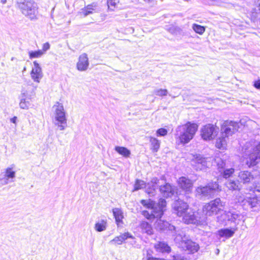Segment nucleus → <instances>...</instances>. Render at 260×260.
Returning a JSON list of instances; mask_svg holds the SVG:
<instances>
[{"mask_svg":"<svg viewBox=\"0 0 260 260\" xmlns=\"http://www.w3.org/2000/svg\"><path fill=\"white\" fill-rule=\"evenodd\" d=\"M157 219L155 222L156 228L160 231H170L173 236H176L177 234L180 233V230L177 229L175 226L171 224L168 222L160 219V218H157Z\"/></svg>","mask_w":260,"mask_h":260,"instance_id":"12","label":"nucleus"},{"mask_svg":"<svg viewBox=\"0 0 260 260\" xmlns=\"http://www.w3.org/2000/svg\"><path fill=\"white\" fill-rule=\"evenodd\" d=\"M128 238L133 239L134 237L129 233H125L114 238L110 241V244H116L121 245L125 240Z\"/></svg>","mask_w":260,"mask_h":260,"instance_id":"22","label":"nucleus"},{"mask_svg":"<svg viewBox=\"0 0 260 260\" xmlns=\"http://www.w3.org/2000/svg\"><path fill=\"white\" fill-rule=\"evenodd\" d=\"M95 229L98 232H102L106 229V222L104 220L101 222H97L95 224Z\"/></svg>","mask_w":260,"mask_h":260,"instance_id":"37","label":"nucleus"},{"mask_svg":"<svg viewBox=\"0 0 260 260\" xmlns=\"http://www.w3.org/2000/svg\"><path fill=\"white\" fill-rule=\"evenodd\" d=\"M235 232L234 229L223 228L218 231V235L220 238L229 239L232 237Z\"/></svg>","mask_w":260,"mask_h":260,"instance_id":"24","label":"nucleus"},{"mask_svg":"<svg viewBox=\"0 0 260 260\" xmlns=\"http://www.w3.org/2000/svg\"><path fill=\"white\" fill-rule=\"evenodd\" d=\"M158 181L157 178H153L150 182L148 183L146 185V192L150 197L154 196L155 190L158 187L157 185Z\"/></svg>","mask_w":260,"mask_h":260,"instance_id":"21","label":"nucleus"},{"mask_svg":"<svg viewBox=\"0 0 260 260\" xmlns=\"http://www.w3.org/2000/svg\"><path fill=\"white\" fill-rule=\"evenodd\" d=\"M220 189L217 181L211 182L205 186L201 185L196 189V197L200 199H209L212 198Z\"/></svg>","mask_w":260,"mask_h":260,"instance_id":"3","label":"nucleus"},{"mask_svg":"<svg viewBox=\"0 0 260 260\" xmlns=\"http://www.w3.org/2000/svg\"><path fill=\"white\" fill-rule=\"evenodd\" d=\"M44 54V51L41 50L37 51H30L28 52L29 57L30 59L39 58Z\"/></svg>","mask_w":260,"mask_h":260,"instance_id":"36","label":"nucleus"},{"mask_svg":"<svg viewBox=\"0 0 260 260\" xmlns=\"http://www.w3.org/2000/svg\"><path fill=\"white\" fill-rule=\"evenodd\" d=\"M118 2L119 0H107L108 8L112 11L113 10V9Z\"/></svg>","mask_w":260,"mask_h":260,"instance_id":"41","label":"nucleus"},{"mask_svg":"<svg viewBox=\"0 0 260 260\" xmlns=\"http://www.w3.org/2000/svg\"><path fill=\"white\" fill-rule=\"evenodd\" d=\"M175 240L176 242L179 243L183 248H186L192 253L198 251L199 249L198 244L189 240L183 231L177 234L175 238Z\"/></svg>","mask_w":260,"mask_h":260,"instance_id":"6","label":"nucleus"},{"mask_svg":"<svg viewBox=\"0 0 260 260\" xmlns=\"http://www.w3.org/2000/svg\"><path fill=\"white\" fill-rule=\"evenodd\" d=\"M95 5L91 4L88 5L86 7L81 9L80 11L78 12V14L83 17H86L87 15L92 14L93 10H94Z\"/></svg>","mask_w":260,"mask_h":260,"instance_id":"27","label":"nucleus"},{"mask_svg":"<svg viewBox=\"0 0 260 260\" xmlns=\"http://www.w3.org/2000/svg\"><path fill=\"white\" fill-rule=\"evenodd\" d=\"M168 134V131L165 128H160L156 132V135L157 137L165 136Z\"/></svg>","mask_w":260,"mask_h":260,"instance_id":"42","label":"nucleus"},{"mask_svg":"<svg viewBox=\"0 0 260 260\" xmlns=\"http://www.w3.org/2000/svg\"><path fill=\"white\" fill-rule=\"evenodd\" d=\"M50 45L49 43L47 42L43 45L42 51H44V54L50 49Z\"/></svg>","mask_w":260,"mask_h":260,"instance_id":"44","label":"nucleus"},{"mask_svg":"<svg viewBox=\"0 0 260 260\" xmlns=\"http://www.w3.org/2000/svg\"><path fill=\"white\" fill-rule=\"evenodd\" d=\"M219 172L221 173V175L223 177V178L225 179H228L230 178L232 174L234 172V169L233 168H229V169H225L221 170H219Z\"/></svg>","mask_w":260,"mask_h":260,"instance_id":"35","label":"nucleus"},{"mask_svg":"<svg viewBox=\"0 0 260 260\" xmlns=\"http://www.w3.org/2000/svg\"><path fill=\"white\" fill-rule=\"evenodd\" d=\"M166 206V201L165 199H159L158 203V207H156L149 211H143V215L148 219H151L154 218H161L165 211Z\"/></svg>","mask_w":260,"mask_h":260,"instance_id":"7","label":"nucleus"},{"mask_svg":"<svg viewBox=\"0 0 260 260\" xmlns=\"http://www.w3.org/2000/svg\"><path fill=\"white\" fill-rule=\"evenodd\" d=\"M254 86L256 88L260 89V79L254 82Z\"/></svg>","mask_w":260,"mask_h":260,"instance_id":"46","label":"nucleus"},{"mask_svg":"<svg viewBox=\"0 0 260 260\" xmlns=\"http://www.w3.org/2000/svg\"><path fill=\"white\" fill-rule=\"evenodd\" d=\"M150 142L151 145V148L154 152H157L160 147V141L155 138L150 137Z\"/></svg>","mask_w":260,"mask_h":260,"instance_id":"34","label":"nucleus"},{"mask_svg":"<svg viewBox=\"0 0 260 260\" xmlns=\"http://www.w3.org/2000/svg\"><path fill=\"white\" fill-rule=\"evenodd\" d=\"M89 64L87 54L86 53H83L80 55L77 63L78 70L80 71H85L88 69Z\"/></svg>","mask_w":260,"mask_h":260,"instance_id":"18","label":"nucleus"},{"mask_svg":"<svg viewBox=\"0 0 260 260\" xmlns=\"http://www.w3.org/2000/svg\"><path fill=\"white\" fill-rule=\"evenodd\" d=\"M18 7L22 13L31 20L37 19V5L32 1L24 0L17 3Z\"/></svg>","mask_w":260,"mask_h":260,"instance_id":"5","label":"nucleus"},{"mask_svg":"<svg viewBox=\"0 0 260 260\" xmlns=\"http://www.w3.org/2000/svg\"><path fill=\"white\" fill-rule=\"evenodd\" d=\"M0 1L2 4H5L6 3L7 0H0Z\"/></svg>","mask_w":260,"mask_h":260,"instance_id":"48","label":"nucleus"},{"mask_svg":"<svg viewBox=\"0 0 260 260\" xmlns=\"http://www.w3.org/2000/svg\"><path fill=\"white\" fill-rule=\"evenodd\" d=\"M222 203L219 198L211 201L203 207V212L207 215L211 216L217 214L222 210Z\"/></svg>","mask_w":260,"mask_h":260,"instance_id":"8","label":"nucleus"},{"mask_svg":"<svg viewBox=\"0 0 260 260\" xmlns=\"http://www.w3.org/2000/svg\"><path fill=\"white\" fill-rule=\"evenodd\" d=\"M216 250L217 254H218L219 252V250L217 249Z\"/></svg>","mask_w":260,"mask_h":260,"instance_id":"51","label":"nucleus"},{"mask_svg":"<svg viewBox=\"0 0 260 260\" xmlns=\"http://www.w3.org/2000/svg\"><path fill=\"white\" fill-rule=\"evenodd\" d=\"M141 228L143 232L147 233L148 235L153 234V229L151 224L145 221H142L140 224Z\"/></svg>","mask_w":260,"mask_h":260,"instance_id":"31","label":"nucleus"},{"mask_svg":"<svg viewBox=\"0 0 260 260\" xmlns=\"http://www.w3.org/2000/svg\"><path fill=\"white\" fill-rule=\"evenodd\" d=\"M258 8V9H255L256 11H260V3L258 4V6L257 7Z\"/></svg>","mask_w":260,"mask_h":260,"instance_id":"49","label":"nucleus"},{"mask_svg":"<svg viewBox=\"0 0 260 260\" xmlns=\"http://www.w3.org/2000/svg\"><path fill=\"white\" fill-rule=\"evenodd\" d=\"M246 164L249 167L255 166L260 162V142L255 144L246 157Z\"/></svg>","mask_w":260,"mask_h":260,"instance_id":"9","label":"nucleus"},{"mask_svg":"<svg viewBox=\"0 0 260 260\" xmlns=\"http://www.w3.org/2000/svg\"><path fill=\"white\" fill-rule=\"evenodd\" d=\"M228 138L221 135L220 137L216 140L215 146L220 149H223L226 146L227 139Z\"/></svg>","mask_w":260,"mask_h":260,"instance_id":"28","label":"nucleus"},{"mask_svg":"<svg viewBox=\"0 0 260 260\" xmlns=\"http://www.w3.org/2000/svg\"><path fill=\"white\" fill-rule=\"evenodd\" d=\"M20 98V108L22 109H28L31 106L30 96L28 95L26 92H23L21 93Z\"/></svg>","mask_w":260,"mask_h":260,"instance_id":"20","label":"nucleus"},{"mask_svg":"<svg viewBox=\"0 0 260 260\" xmlns=\"http://www.w3.org/2000/svg\"><path fill=\"white\" fill-rule=\"evenodd\" d=\"M141 204L150 210H151L156 207H158V203L156 204V203L152 201L151 199L149 200H142L140 202Z\"/></svg>","mask_w":260,"mask_h":260,"instance_id":"30","label":"nucleus"},{"mask_svg":"<svg viewBox=\"0 0 260 260\" xmlns=\"http://www.w3.org/2000/svg\"><path fill=\"white\" fill-rule=\"evenodd\" d=\"M176 187L167 183L159 186V191L161 195L166 198H171L177 194Z\"/></svg>","mask_w":260,"mask_h":260,"instance_id":"15","label":"nucleus"},{"mask_svg":"<svg viewBox=\"0 0 260 260\" xmlns=\"http://www.w3.org/2000/svg\"><path fill=\"white\" fill-rule=\"evenodd\" d=\"M214 160L219 169H220V170H221L225 168V162L223 159L219 157H216Z\"/></svg>","mask_w":260,"mask_h":260,"instance_id":"38","label":"nucleus"},{"mask_svg":"<svg viewBox=\"0 0 260 260\" xmlns=\"http://www.w3.org/2000/svg\"><path fill=\"white\" fill-rule=\"evenodd\" d=\"M231 212H224L220 216L217 217V221L220 224L226 225H227V221H230L232 217Z\"/></svg>","mask_w":260,"mask_h":260,"instance_id":"26","label":"nucleus"},{"mask_svg":"<svg viewBox=\"0 0 260 260\" xmlns=\"http://www.w3.org/2000/svg\"><path fill=\"white\" fill-rule=\"evenodd\" d=\"M17 119V117L16 116H14L13 118L10 119V121L13 123L16 124Z\"/></svg>","mask_w":260,"mask_h":260,"instance_id":"47","label":"nucleus"},{"mask_svg":"<svg viewBox=\"0 0 260 260\" xmlns=\"http://www.w3.org/2000/svg\"><path fill=\"white\" fill-rule=\"evenodd\" d=\"M206 162L205 158L200 156H197L192 161V165L197 170H201L203 169L206 165Z\"/></svg>","mask_w":260,"mask_h":260,"instance_id":"23","label":"nucleus"},{"mask_svg":"<svg viewBox=\"0 0 260 260\" xmlns=\"http://www.w3.org/2000/svg\"><path fill=\"white\" fill-rule=\"evenodd\" d=\"M16 173L13 171L12 168H7L5 172L0 174V180L5 184L8 183L10 179H13L15 177Z\"/></svg>","mask_w":260,"mask_h":260,"instance_id":"19","label":"nucleus"},{"mask_svg":"<svg viewBox=\"0 0 260 260\" xmlns=\"http://www.w3.org/2000/svg\"><path fill=\"white\" fill-rule=\"evenodd\" d=\"M192 27L196 33L200 35H202L205 31V28L204 26L197 24H193Z\"/></svg>","mask_w":260,"mask_h":260,"instance_id":"39","label":"nucleus"},{"mask_svg":"<svg viewBox=\"0 0 260 260\" xmlns=\"http://www.w3.org/2000/svg\"><path fill=\"white\" fill-rule=\"evenodd\" d=\"M144 1L146 2H149L150 1V0H143Z\"/></svg>","mask_w":260,"mask_h":260,"instance_id":"50","label":"nucleus"},{"mask_svg":"<svg viewBox=\"0 0 260 260\" xmlns=\"http://www.w3.org/2000/svg\"><path fill=\"white\" fill-rule=\"evenodd\" d=\"M135 190H138L144 187H146V184L144 181L137 180L135 184Z\"/></svg>","mask_w":260,"mask_h":260,"instance_id":"40","label":"nucleus"},{"mask_svg":"<svg viewBox=\"0 0 260 260\" xmlns=\"http://www.w3.org/2000/svg\"><path fill=\"white\" fill-rule=\"evenodd\" d=\"M232 217H231V219H230V221L232 222H236L237 219L239 218V216L237 214H235L233 213H232Z\"/></svg>","mask_w":260,"mask_h":260,"instance_id":"45","label":"nucleus"},{"mask_svg":"<svg viewBox=\"0 0 260 260\" xmlns=\"http://www.w3.org/2000/svg\"><path fill=\"white\" fill-rule=\"evenodd\" d=\"M53 116L52 121L59 130L63 131L67 126V119L63 106L59 102H56L53 106Z\"/></svg>","mask_w":260,"mask_h":260,"instance_id":"4","label":"nucleus"},{"mask_svg":"<svg viewBox=\"0 0 260 260\" xmlns=\"http://www.w3.org/2000/svg\"><path fill=\"white\" fill-rule=\"evenodd\" d=\"M198 128V125L197 124L190 122L178 126L175 134L176 140L181 144L188 143L193 139Z\"/></svg>","mask_w":260,"mask_h":260,"instance_id":"2","label":"nucleus"},{"mask_svg":"<svg viewBox=\"0 0 260 260\" xmlns=\"http://www.w3.org/2000/svg\"><path fill=\"white\" fill-rule=\"evenodd\" d=\"M218 133V128L212 124L204 125L201 130L202 139L205 141H210L215 138Z\"/></svg>","mask_w":260,"mask_h":260,"instance_id":"11","label":"nucleus"},{"mask_svg":"<svg viewBox=\"0 0 260 260\" xmlns=\"http://www.w3.org/2000/svg\"><path fill=\"white\" fill-rule=\"evenodd\" d=\"M33 63L34 67L30 72V76L35 82L39 83L43 76L42 68L37 61H34Z\"/></svg>","mask_w":260,"mask_h":260,"instance_id":"16","label":"nucleus"},{"mask_svg":"<svg viewBox=\"0 0 260 260\" xmlns=\"http://www.w3.org/2000/svg\"><path fill=\"white\" fill-rule=\"evenodd\" d=\"M154 93L158 96H166L168 94V90L167 89H157L154 91Z\"/></svg>","mask_w":260,"mask_h":260,"instance_id":"43","label":"nucleus"},{"mask_svg":"<svg viewBox=\"0 0 260 260\" xmlns=\"http://www.w3.org/2000/svg\"><path fill=\"white\" fill-rule=\"evenodd\" d=\"M198 213L189 209L182 216V220L186 224H197L200 222Z\"/></svg>","mask_w":260,"mask_h":260,"instance_id":"13","label":"nucleus"},{"mask_svg":"<svg viewBox=\"0 0 260 260\" xmlns=\"http://www.w3.org/2000/svg\"><path fill=\"white\" fill-rule=\"evenodd\" d=\"M225 185L230 190L239 189L238 181L229 179L226 181Z\"/></svg>","mask_w":260,"mask_h":260,"instance_id":"33","label":"nucleus"},{"mask_svg":"<svg viewBox=\"0 0 260 260\" xmlns=\"http://www.w3.org/2000/svg\"><path fill=\"white\" fill-rule=\"evenodd\" d=\"M154 247L157 251L161 253H169L171 251V247L165 242H159L156 243Z\"/></svg>","mask_w":260,"mask_h":260,"instance_id":"25","label":"nucleus"},{"mask_svg":"<svg viewBox=\"0 0 260 260\" xmlns=\"http://www.w3.org/2000/svg\"><path fill=\"white\" fill-rule=\"evenodd\" d=\"M258 175L256 171L252 172H245V184L247 183L246 187L248 188L250 191L252 190L254 194L246 193V200L249 206L251 208L260 206V197L255 194V192H260V186L254 181L256 176Z\"/></svg>","mask_w":260,"mask_h":260,"instance_id":"1","label":"nucleus"},{"mask_svg":"<svg viewBox=\"0 0 260 260\" xmlns=\"http://www.w3.org/2000/svg\"><path fill=\"white\" fill-rule=\"evenodd\" d=\"M173 208L178 216H182L188 209V204L183 201L178 199L174 202Z\"/></svg>","mask_w":260,"mask_h":260,"instance_id":"14","label":"nucleus"},{"mask_svg":"<svg viewBox=\"0 0 260 260\" xmlns=\"http://www.w3.org/2000/svg\"><path fill=\"white\" fill-rule=\"evenodd\" d=\"M239 128V123L231 121H224L221 127V135L228 138L238 131Z\"/></svg>","mask_w":260,"mask_h":260,"instance_id":"10","label":"nucleus"},{"mask_svg":"<svg viewBox=\"0 0 260 260\" xmlns=\"http://www.w3.org/2000/svg\"><path fill=\"white\" fill-rule=\"evenodd\" d=\"M115 150L119 154L125 157H128L131 154V151L124 147L116 146Z\"/></svg>","mask_w":260,"mask_h":260,"instance_id":"32","label":"nucleus"},{"mask_svg":"<svg viewBox=\"0 0 260 260\" xmlns=\"http://www.w3.org/2000/svg\"><path fill=\"white\" fill-rule=\"evenodd\" d=\"M113 213L117 224H119L122 222V220L123 218L122 211L119 208H115L113 209Z\"/></svg>","mask_w":260,"mask_h":260,"instance_id":"29","label":"nucleus"},{"mask_svg":"<svg viewBox=\"0 0 260 260\" xmlns=\"http://www.w3.org/2000/svg\"><path fill=\"white\" fill-rule=\"evenodd\" d=\"M179 186L184 190L186 193L191 192L193 184L191 180L185 177H181L178 180Z\"/></svg>","mask_w":260,"mask_h":260,"instance_id":"17","label":"nucleus"}]
</instances>
